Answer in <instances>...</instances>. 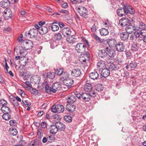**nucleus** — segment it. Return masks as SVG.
<instances>
[{
	"mask_svg": "<svg viewBox=\"0 0 146 146\" xmlns=\"http://www.w3.org/2000/svg\"><path fill=\"white\" fill-rule=\"evenodd\" d=\"M41 126L42 128H45L46 126V123L44 122H42L41 124Z\"/></svg>",
	"mask_w": 146,
	"mask_h": 146,
	"instance_id": "obj_64",
	"label": "nucleus"
},
{
	"mask_svg": "<svg viewBox=\"0 0 146 146\" xmlns=\"http://www.w3.org/2000/svg\"><path fill=\"white\" fill-rule=\"evenodd\" d=\"M43 85H45V91L48 93H50L52 92V87H50L49 85L47 84L46 82H44Z\"/></svg>",
	"mask_w": 146,
	"mask_h": 146,
	"instance_id": "obj_32",
	"label": "nucleus"
},
{
	"mask_svg": "<svg viewBox=\"0 0 146 146\" xmlns=\"http://www.w3.org/2000/svg\"><path fill=\"white\" fill-rule=\"evenodd\" d=\"M74 94H75L76 97H77L79 99L82 100V94H80L78 92H76Z\"/></svg>",
	"mask_w": 146,
	"mask_h": 146,
	"instance_id": "obj_51",
	"label": "nucleus"
},
{
	"mask_svg": "<svg viewBox=\"0 0 146 146\" xmlns=\"http://www.w3.org/2000/svg\"><path fill=\"white\" fill-rule=\"evenodd\" d=\"M66 39L67 41L70 43H74L76 40V38L74 37V36L73 35V34H72V35H70V36H67Z\"/></svg>",
	"mask_w": 146,
	"mask_h": 146,
	"instance_id": "obj_28",
	"label": "nucleus"
},
{
	"mask_svg": "<svg viewBox=\"0 0 146 146\" xmlns=\"http://www.w3.org/2000/svg\"><path fill=\"white\" fill-rule=\"evenodd\" d=\"M59 29V27L57 25H53L51 27V30L53 31H57Z\"/></svg>",
	"mask_w": 146,
	"mask_h": 146,
	"instance_id": "obj_47",
	"label": "nucleus"
},
{
	"mask_svg": "<svg viewBox=\"0 0 146 146\" xmlns=\"http://www.w3.org/2000/svg\"><path fill=\"white\" fill-rule=\"evenodd\" d=\"M86 48V44L83 43H78L76 44L75 48L76 50L79 53H83L85 52Z\"/></svg>",
	"mask_w": 146,
	"mask_h": 146,
	"instance_id": "obj_2",
	"label": "nucleus"
},
{
	"mask_svg": "<svg viewBox=\"0 0 146 146\" xmlns=\"http://www.w3.org/2000/svg\"><path fill=\"white\" fill-rule=\"evenodd\" d=\"M32 91H33L32 93L33 94L35 95H37L38 94V91L37 90L33 88L32 89Z\"/></svg>",
	"mask_w": 146,
	"mask_h": 146,
	"instance_id": "obj_59",
	"label": "nucleus"
},
{
	"mask_svg": "<svg viewBox=\"0 0 146 146\" xmlns=\"http://www.w3.org/2000/svg\"><path fill=\"white\" fill-rule=\"evenodd\" d=\"M19 53L21 54L25 53V50L22 46H19Z\"/></svg>",
	"mask_w": 146,
	"mask_h": 146,
	"instance_id": "obj_54",
	"label": "nucleus"
},
{
	"mask_svg": "<svg viewBox=\"0 0 146 146\" xmlns=\"http://www.w3.org/2000/svg\"><path fill=\"white\" fill-rule=\"evenodd\" d=\"M10 2L8 0H7L6 1H1L0 2V5L1 6L4 8L7 9V8L10 5Z\"/></svg>",
	"mask_w": 146,
	"mask_h": 146,
	"instance_id": "obj_29",
	"label": "nucleus"
},
{
	"mask_svg": "<svg viewBox=\"0 0 146 146\" xmlns=\"http://www.w3.org/2000/svg\"><path fill=\"white\" fill-rule=\"evenodd\" d=\"M39 141L37 139H35L32 141L27 146H39Z\"/></svg>",
	"mask_w": 146,
	"mask_h": 146,
	"instance_id": "obj_31",
	"label": "nucleus"
},
{
	"mask_svg": "<svg viewBox=\"0 0 146 146\" xmlns=\"http://www.w3.org/2000/svg\"><path fill=\"white\" fill-rule=\"evenodd\" d=\"M76 9L77 10L80 15L85 18H86L88 15V12L87 9L83 6L76 7Z\"/></svg>",
	"mask_w": 146,
	"mask_h": 146,
	"instance_id": "obj_3",
	"label": "nucleus"
},
{
	"mask_svg": "<svg viewBox=\"0 0 146 146\" xmlns=\"http://www.w3.org/2000/svg\"><path fill=\"white\" fill-rule=\"evenodd\" d=\"M116 40L114 38H111L107 40V43L109 46L114 47L117 44Z\"/></svg>",
	"mask_w": 146,
	"mask_h": 146,
	"instance_id": "obj_15",
	"label": "nucleus"
},
{
	"mask_svg": "<svg viewBox=\"0 0 146 146\" xmlns=\"http://www.w3.org/2000/svg\"><path fill=\"white\" fill-rule=\"evenodd\" d=\"M105 66L104 62L102 60L100 61L97 64V66L101 69H102Z\"/></svg>",
	"mask_w": 146,
	"mask_h": 146,
	"instance_id": "obj_41",
	"label": "nucleus"
},
{
	"mask_svg": "<svg viewBox=\"0 0 146 146\" xmlns=\"http://www.w3.org/2000/svg\"><path fill=\"white\" fill-rule=\"evenodd\" d=\"M120 38L123 40H126L127 39L129 36V34L126 32H122L120 34Z\"/></svg>",
	"mask_w": 146,
	"mask_h": 146,
	"instance_id": "obj_25",
	"label": "nucleus"
},
{
	"mask_svg": "<svg viewBox=\"0 0 146 146\" xmlns=\"http://www.w3.org/2000/svg\"><path fill=\"white\" fill-rule=\"evenodd\" d=\"M56 108H57V112L59 113L63 112L64 110V108L63 106L60 104L56 105Z\"/></svg>",
	"mask_w": 146,
	"mask_h": 146,
	"instance_id": "obj_34",
	"label": "nucleus"
},
{
	"mask_svg": "<svg viewBox=\"0 0 146 146\" xmlns=\"http://www.w3.org/2000/svg\"><path fill=\"white\" fill-rule=\"evenodd\" d=\"M20 13L21 15L23 17H25V16L27 15L26 13L24 11H21L20 12Z\"/></svg>",
	"mask_w": 146,
	"mask_h": 146,
	"instance_id": "obj_61",
	"label": "nucleus"
},
{
	"mask_svg": "<svg viewBox=\"0 0 146 146\" xmlns=\"http://www.w3.org/2000/svg\"><path fill=\"white\" fill-rule=\"evenodd\" d=\"M48 31L47 28L45 26H41L40 27V29L39 30V32L41 35H43L46 34Z\"/></svg>",
	"mask_w": 146,
	"mask_h": 146,
	"instance_id": "obj_23",
	"label": "nucleus"
},
{
	"mask_svg": "<svg viewBox=\"0 0 146 146\" xmlns=\"http://www.w3.org/2000/svg\"><path fill=\"white\" fill-rule=\"evenodd\" d=\"M108 54L111 57L113 58L116 55L115 51L113 49H110L108 52Z\"/></svg>",
	"mask_w": 146,
	"mask_h": 146,
	"instance_id": "obj_39",
	"label": "nucleus"
},
{
	"mask_svg": "<svg viewBox=\"0 0 146 146\" xmlns=\"http://www.w3.org/2000/svg\"><path fill=\"white\" fill-rule=\"evenodd\" d=\"M64 119L65 121L67 123H70L71 122L72 120V117L69 115H66L64 116Z\"/></svg>",
	"mask_w": 146,
	"mask_h": 146,
	"instance_id": "obj_45",
	"label": "nucleus"
},
{
	"mask_svg": "<svg viewBox=\"0 0 146 146\" xmlns=\"http://www.w3.org/2000/svg\"><path fill=\"white\" fill-rule=\"evenodd\" d=\"M89 77L93 80H97L99 78V74L98 73L95 71L90 73L89 74Z\"/></svg>",
	"mask_w": 146,
	"mask_h": 146,
	"instance_id": "obj_19",
	"label": "nucleus"
},
{
	"mask_svg": "<svg viewBox=\"0 0 146 146\" xmlns=\"http://www.w3.org/2000/svg\"><path fill=\"white\" fill-rule=\"evenodd\" d=\"M135 27L132 25H129L126 27V31L128 34H131L136 31Z\"/></svg>",
	"mask_w": 146,
	"mask_h": 146,
	"instance_id": "obj_16",
	"label": "nucleus"
},
{
	"mask_svg": "<svg viewBox=\"0 0 146 146\" xmlns=\"http://www.w3.org/2000/svg\"><path fill=\"white\" fill-rule=\"evenodd\" d=\"M126 10L125 8V5L123 6V7L118 9L117 11V14L120 17H122L123 15H126Z\"/></svg>",
	"mask_w": 146,
	"mask_h": 146,
	"instance_id": "obj_12",
	"label": "nucleus"
},
{
	"mask_svg": "<svg viewBox=\"0 0 146 146\" xmlns=\"http://www.w3.org/2000/svg\"><path fill=\"white\" fill-rule=\"evenodd\" d=\"M61 33L65 37L70 36L72 35V32L71 29L68 27H65L62 29Z\"/></svg>",
	"mask_w": 146,
	"mask_h": 146,
	"instance_id": "obj_4",
	"label": "nucleus"
},
{
	"mask_svg": "<svg viewBox=\"0 0 146 146\" xmlns=\"http://www.w3.org/2000/svg\"><path fill=\"white\" fill-rule=\"evenodd\" d=\"M76 108L75 106L70 104H67L66 106V109L68 111L71 112L74 111Z\"/></svg>",
	"mask_w": 146,
	"mask_h": 146,
	"instance_id": "obj_20",
	"label": "nucleus"
},
{
	"mask_svg": "<svg viewBox=\"0 0 146 146\" xmlns=\"http://www.w3.org/2000/svg\"><path fill=\"white\" fill-rule=\"evenodd\" d=\"M74 93L69 94L67 98V102L70 103H73L76 100V97Z\"/></svg>",
	"mask_w": 146,
	"mask_h": 146,
	"instance_id": "obj_7",
	"label": "nucleus"
},
{
	"mask_svg": "<svg viewBox=\"0 0 146 146\" xmlns=\"http://www.w3.org/2000/svg\"><path fill=\"white\" fill-rule=\"evenodd\" d=\"M108 66L109 69H108L111 72L113 71L117 70L119 68L118 65L113 63H110L108 64Z\"/></svg>",
	"mask_w": 146,
	"mask_h": 146,
	"instance_id": "obj_13",
	"label": "nucleus"
},
{
	"mask_svg": "<svg viewBox=\"0 0 146 146\" xmlns=\"http://www.w3.org/2000/svg\"><path fill=\"white\" fill-rule=\"evenodd\" d=\"M89 94L90 96V98H91L92 97H95L96 95V93L94 92L93 93L91 92L89 93Z\"/></svg>",
	"mask_w": 146,
	"mask_h": 146,
	"instance_id": "obj_62",
	"label": "nucleus"
},
{
	"mask_svg": "<svg viewBox=\"0 0 146 146\" xmlns=\"http://www.w3.org/2000/svg\"><path fill=\"white\" fill-rule=\"evenodd\" d=\"M115 46V49L118 52H123L125 49L124 44L123 42H118Z\"/></svg>",
	"mask_w": 146,
	"mask_h": 146,
	"instance_id": "obj_5",
	"label": "nucleus"
},
{
	"mask_svg": "<svg viewBox=\"0 0 146 146\" xmlns=\"http://www.w3.org/2000/svg\"><path fill=\"white\" fill-rule=\"evenodd\" d=\"M92 36L98 42H102V40L95 34H92Z\"/></svg>",
	"mask_w": 146,
	"mask_h": 146,
	"instance_id": "obj_46",
	"label": "nucleus"
},
{
	"mask_svg": "<svg viewBox=\"0 0 146 146\" xmlns=\"http://www.w3.org/2000/svg\"><path fill=\"white\" fill-rule=\"evenodd\" d=\"M15 121L11 120L9 121V123L11 125L15 126L16 124V123Z\"/></svg>",
	"mask_w": 146,
	"mask_h": 146,
	"instance_id": "obj_60",
	"label": "nucleus"
},
{
	"mask_svg": "<svg viewBox=\"0 0 146 146\" xmlns=\"http://www.w3.org/2000/svg\"><path fill=\"white\" fill-rule=\"evenodd\" d=\"M137 66L135 62H131L129 64V66L131 68H134Z\"/></svg>",
	"mask_w": 146,
	"mask_h": 146,
	"instance_id": "obj_50",
	"label": "nucleus"
},
{
	"mask_svg": "<svg viewBox=\"0 0 146 146\" xmlns=\"http://www.w3.org/2000/svg\"><path fill=\"white\" fill-rule=\"evenodd\" d=\"M50 44L51 48H54L55 47L57 46V44L55 41L53 40H51L50 42Z\"/></svg>",
	"mask_w": 146,
	"mask_h": 146,
	"instance_id": "obj_48",
	"label": "nucleus"
},
{
	"mask_svg": "<svg viewBox=\"0 0 146 146\" xmlns=\"http://www.w3.org/2000/svg\"><path fill=\"white\" fill-rule=\"evenodd\" d=\"M86 54H84V56L86 58H85L84 59H82L83 62L82 63V64H84V65L86 64V61L87 60L88 61L90 60V56L89 53L88 52H85Z\"/></svg>",
	"mask_w": 146,
	"mask_h": 146,
	"instance_id": "obj_26",
	"label": "nucleus"
},
{
	"mask_svg": "<svg viewBox=\"0 0 146 146\" xmlns=\"http://www.w3.org/2000/svg\"><path fill=\"white\" fill-rule=\"evenodd\" d=\"M55 73L57 75H61L64 73L63 69L62 68H57L55 70Z\"/></svg>",
	"mask_w": 146,
	"mask_h": 146,
	"instance_id": "obj_40",
	"label": "nucleus"
},
{
	"mask_svg": "<svg viewBox=\"0 0 146 146\" xmlns=\"http://www.w3.org/2000/svg\"><path fill=\"white\" fill-rule=\"evenodd\" d=\"M13 104L15 107L19 105V103L16 100H13Z\"/></svg>",
	"mask_w": 146,
	"mask_h": 146,
	"instance_id": "obj_58",
	"label": "nucleus"
},
{
	"mask_svg": "<svg viewBox=\"0 0 146 146\" xmlns=\"http://www.w3.org/2000/svg\"><path fill=\"white\" fill-rule=\"evenodd\" d=\"M51 111L53 113H55L57 112L56 105V106H52L51 108Z\"/></svg>",
	"mask_w": 146,
	"mask_h": 146,
	"instance_id": "obj_52",
	"label": "nucleus"
},
{
	"mask_svg": "<svg viewBox=\"0 0 146 146\" xmlns=\"http://www.w3.org/2000/svg\"><path fill=\"white\" fill-rule=\"evenodd\" d=\"M25 49L28 50L31 49L33 46V42L30 40H26L23 42Z\"/></svg>",
	"mask_w": 146,
	"mask_h": 146,
	"instance_id": "obj_9",
	"label": "nucleus"
},
{
	"mask_svg": "<svg viewBox=\"0 0 146 146\" xmlns=\"http://www.w3.org/2000/svg\"><path fill=\"white\" fill-rule=\"evenodd\" d=\"M125 8L126 10V14L129 13L131 14H133L135 13V10L133 9L132 7L128 4L125 5Z\"/></svg>",
	"mask_w": 146,
	"mask_h": 146,
	"instance_id": "obj_17",
	"label": "nucleus"
},
{
	"mask_svg": "<svg viewBox=\"0 0 146 146\" xmlns=\"http://www.w3.org/2000/svg\"><path fill=\"white\" fill-rule=\"evenodd\" d=\"M58 129H59L61 131H64L65 129V126L64 125L60 122H57L55 123Z\"/></svg>",
	"mask_w": 146,
	"mask_h": 146,
	"instance_id": "obj_21",
	"label": "nucleus"
},
{
	"mask_svg": "<svg viewBox=\"0 0 146 146\" xmlns=\"http://www.w3.org/2000/svg\"><path fill=\"white\" fill-rule=\"evenodd\" d=\"M110 70L108 68H104L102 70L101 74L104 77H107L110 75Z\"/></svg>",
	"mask_w": 146,
	"mask_h": 146,
	"instance_id": "obj_22",
	"label": "nucleus"
},
{
	"mask_svg": "<svg viewBox=\"0 0 146 146\" xmlns=\"http://www.w3.org/2000/svg\"><path fill=\"white\" fill-rule=\"evenodd\" d=\"M9 133L10 134L13 136L16 135L18 132L17 130L15 127H11L9 129Z\"/></svg>",
	"mask_w": 146,
	"mask_h": 146,
	"instance_id": "obj_33",
	"label": "nucleus"
},
{
	"mask_svg": "<svg viewBox=\"0 0 146 146\" xmlns=\"http://www.w3.org/2000/svg\"><path fill=\"white\" fill-rule=\"evenodd\" d=\"M38 33V31L36 29L33 28L30 30L27 34H26L27 36L30 38H33L36 36Z\"/></svg>",
	"mask_w": 146,
	"mask_h": 146,
	"instance_id": "obj_8",
	"label": "nucleus"
},
{
	"mask_svg": "<svg viewBox=\"0 0 146 146\" xmlns=\"http://www.w3.org/2000/svg\"><path fill=\"white\" fill-rule=\"evenodd\" d=\"M64 74L62 77L60 78V81H62L67 88L69 89L72 86L74 83V80L69 77L67 73H64Z\"/></svg>",
	"mask_w": 146,
	"mask_h": 146,
	"instance_id": "obj_1",
	"label": "nucleus"
},
{
	"mask_svg": "<svg viewBox=\"0 0 146 146\" xmlns=\"http://www.w3.org/2000/svg\"><path fill=\"white\" fill-rule=\"evenodd\" d=\"M55 74L54 72H48L47 74L46 77L52 79H54L55 77Z\"/></svg>",
	"mask_w": 146,
	"mask_h": 146,
	"instance_id": "obj_44",
	"label": "nucleus"
},
{
	"mask_svg": "<svg viewBox=\"0 0 146 146\" xmlns=\"http://www.w3.org/2000/svg\"><path fill=\"white\" fill-rule=\"evenodd\" d=\"M138 48L139 46L135 42H133V43L132 45L131 48V50L134 51H136L138 50Z\"/></svg>",
	"mask_w": 146,
	"mask_h": 146,
	"instance_id": "obj_37",
	"label": "nucleus"
},
{
	"mask_svg": "<svg viewBox=\"0 0 146 146\" xmlns=\"http://www.w3.org/2000/svg\"><path fill=\"white\" fill-rule=\"evenodd\" d=\"M71 74L73 76L78 77L81 74V72L80 69H74L72 70Z\"/></svg>",
	"mask_w": 146,
	"mask_h": 146,
	"instance_id": "obj_14",
	"label": "nucleus"
},
{
	"mask_svg": "<svg viewBox=\"0 0 146 146\" xmlns=\"http://www.w3.org/2000/svg\"><path fill=\"white\" fill-rule=\"evenodd\" d=\"M58 25L61 28H62L64 26V24L62 22H58Z\"/></svg>",
	"mask_w": 146,
	"mask_h": 146,
	"instance_id": "obj_63",
	"label": "nucleus"
},
{
	"mask_svg": "<svg viewBox=\"0 0 146 146\" xmlns=\"http://www.w3.org/2000/svg\"><path fill=\"white\" fill-rule=\"evenodd\" d=\"M108 55V53L106 50L104 49L101 50L99 51L98 53V56L100 57L104 58Z\"/></svg>",
	"mask_w": 146,
	"mask_h": 146,
	"instance_id": "obj_24",
	"label": "nucleus"
},
{
	"mask_svg": "<svg viewBox=\"0 0 146 146\" xmlns=\"http://www.w3.org/2000/svg\"><path fill=\"white\" fill-rule=\"evenodd\" d=\"M95 89L96 90L100 92L103 90L104 87L103 85L101 84H97L95 86Z\"/></svg>",
	"mask_w": 146,
	"mask_h": 146,
	"instance_id": "obj_38",
	"label": "nucleus"
},
{
	"mask_svg": "<svg viewBox=\"0 0 146 146\" xmlns=\"http://www.w3.org/2000/svg\"><path fill=\"white\" fill-rule=\"evenodd\" d=\"M92 89V87L90 84L86 83L84 86V90L86 92L91 91Z\"/></svg>",
	"mask_w": 146,
	"mask_h": 146,
	"instance_id": "obj_27",
	"label": "nucleus"
},
{
	"mask_svg": "<svg viewBox=\"0 0 146 146\" xmlns=\"http://www.w3.org/2000/svg\"><path fill=\"white\" fill-rule=\"evenodd\" d=\"M139 28V29L141 30L144 29L145 28V24L142 22L140 23Z\"/></svg>",
	"mask_w": 146,
	"mask_h": 146,
	"instance_id": "obj_53",
	"label": "nucleus"
},
{
	"mask_svg": "<svg viewBox=\"0 0 146 146\" xmlns=\"http://www.w3.org/2000/svg\"><path fill=\"white\" fill-rule=\"evenodd\" d=\"M1 110V111L4 113H9L10 111V108L6 106H2Z\"/></svg>",
	"mask_w": 146,
	"mask_h": 146,
	"instance_id": "obj_36",
	"label": "nucleus"
},
{
	"mask_svg": "<svg viewBox=\"0 0 146 146\" xmlns=\"http://www.w3.org/2000/svg\"><path fill=\"white\" fill-rule=\"evenodd\" d=\"M9 113H4L2 115L3 118L5 120H9L11 118V116Z\"/></svg>",
	"mask_w": 146,
	"mask_h": 146,
	"instance_id": "obj_42",
	"label": "nucleus"
},
{
	"mask_svg": "<svg viewBox=\"0 0 146 146\" xmlns=\"http://www.w3.org/2000/svg\"><path fill=\"white\" fill-rule=\"evenodd\" d=\"M3 13V16L6 20L10 19L12 17V11L10 9H7Z\"/></svg>",
	"mask_w": 146,
	"mask_h": 146,
	"instance_id": "obj_6",
	"label": "nucleus"
},
{
	"mask_svg": "<svg viewBox=\"0 0 146 146\" xmlns=\"http://www.w3.org/2000/svg\"><path fill=\"white\" fill-rule=\"evenodd\" d=\"M136 39L135 35L133 34L131 35L130 36V40L132 42H134L133 41H135Z\"/></svg>",
	"mask_w": 146,
	"mask_h": 146,
	"instance_id": "obj_55",
	"label": "nucleus"
},
{
	"mask_svg": "<svg viewBox=\"0 0 146 146\" xmlns=\"http://www.w3.org/2000/svg\"><path fill=\"white\" fill-rule=\"evenodd\" d=\"M82 100L83 99L84 102H89L91 99L89 93H84L82 94Z\"/></svg>",
	"mask_w": 146,
	"mask_h": 146,
	"instance_id": "obj_18",
	"label": "nucleus"
},
{
	"mask_svg": "<svg viewBox=\"0 0 146 146\" xmlns=\"http://www.w3.org/2000/svg\"><path fill=\"white\" fill-rule=\"evenodd\" d=\"M26 74H27V73H26V74H25L24 76L23 77V78L25 80L27 79L30 76L29 74H28L27 75Z\"/></svg>",
	"mask_w": 146,
	"mask_h": 146,
	"instance_id": "obj_57",
	"label": "nucleus"
},
{
	"mask_svg": "<svg viewBox=\"0 0 146 146\" xmlns=\"http://www.w3.org/2000/svg\"><path fill=\"white\" fill-rule=\"evenodd\" d=\"M129 21L127 18H122L119 20V24L122 27H123L128 25Z\"/></svg>",
	"mask_w": 146,
	"mask_h": 146,
	"instance_id": "obj_10",
	"label": "nucleus"
},
{
	"mask_svg": "<svg viewBox=\"0 0 146 146\" xmlns=\"http://www.w3.org/2000/svg\"><path fill=\"white\" fill-rule=\"evenodd\" d=\"M54 38L56 40L58 41L62 39L61 35L59 33L55 35Z\"/></svg>",
	"mask_w": 146,
	"mask_h": 146,
	"instance_id": "obj_43",
	"label": "nucleus"
},
{
	"mask_svg": "<svg viewBox=\"0 0 146 146\" xmlns=\"http://www.w3.org/2000/svg\"><path fill=\"white\" fill-rule=\"evenodd\" d=\"M91 30L93 32H95L96 31V28L95 25H93L91 27Z\"/></svg>",
	"mask_w": 146,
	"mask_h": 146,
	"instance_id": "obj_56",
	"label": "nucleus"
},
{
	"mask_svg": "<svg viewBox=\"0 0 146 146\" xmlns=\"http://www.w3.org/2000/svg\"><path fill=\"white\" fill-rule=\"evenodd\" d=\"M61 86L59 83H56L52 84V92L55 93L57 91L60 90Z\"/></svg>",
	"mask_w": 146,
	"mask_h": 146,
	"instance_id": "obj_11",
	"label": "nucleus"
},
{
	"mask_svg": "<svg viewBox=\"0 0 146 146\" xmlns=\"http://www.w3.org/2000/svg\"><path fill=\"white\" fill-rule=\"evenodd\" d=\"M50 132L52 134H55L58 131V129L56 126L54 125H51L50 127Z\"/></svg>",
	"mask_w": 146,
	"mask_h": 146,
	"instance_id": "obj_30",
	"label": "nucleus"
},
{
	"mask_svg": "<svg viewBox=\"0 0 146 146\" xmlns=\"http://www.w3.org/2000/svg\"><path fill=\"white\" fill-rule=\"evenodd\" d=\"M7 104V102L5 100H0V105L2 106H6Z\"/></svg>",
	"mask_w": 146,
	"mask_h": 146,
	"instance_id": "obj_49",
	"label": "nucleus"
},
{
	"mask_svg": "<svg viewBox=\"0 0 146 146\" xmlns=\"http://www.w3.org/2000/svg\"><path fill=\"white\" fill-rule=\"evenodd\" d=\"M100 33L102 36H106L109 34V32L106 29L104 28L100 30Z\"/></svg>",
	"mask_w": 146,
	"mask_h": 146,
	"instance_id": "obj_35",
	"label": "nucleus"
}]
</instances>
